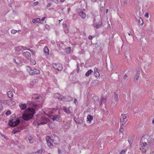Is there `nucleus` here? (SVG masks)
<instances>
[{
    "label": "nucleus",
    "instance_id": "obj_1",
    "mask_svg": "<svg viewBox=\"0 0 154 154\" xmlns=\"http://www.w3.org/2000/svg\"><path fill=\"white\" fill-rule=\"evenodd\" d=\"M149 137L148 136L143 137L141 139L140 142V149L143 152H146L147 149L150 147L152 143L149 141Z\"/></svg>",
    "mask_w": 154,
    "mask_h": 154
},
{
    "label": "nucleus",
    "instance_id": "obj_2",
    "mask_svg": "<svg viewBox=\"0 0 154 154\" xmlns=\"http://www.w3.org/2000/svg\"><path fill=\"white\" fill-rule=\"evenodd\" d=\"M25 112L22 115V117L25 121H28L31 119L35 113L34 109L32 108H27L25 111Z\"/></svg>",
    "mask_w": 154,
    "mask_h": 154
},
{
    "label": "nucleus",
    "instance_id": "obj_3",
    "mask_svg": "<svg viewBox=\"0 0 154 154\" xmlns=\"http://www.w3.org/2000/svg\"><path fill=\"white\" fill-rule=\"evenodd\" d=\"M26 69L29 72L30 74L32 75H33L35 74H38L40 73V71L38 69L35 68L32 69L31 67L29 66H26Z\"/></svg>",
    "mask_w": 154,
    "mask_h": 154
},
{
    "label": "nucleus",
    "instance_id": "obj_4",
    "mask_svg": "<svg viewBox=\"0 0 154 154\" xmlns=\"http://www.w3.org/2000/svg\"><path fill=\"white\" fill-rule=\"evenodd\" d=\"M120 120L122 126H124L128 121V115L127 114H122L120 117Z\"/></svg>",
    "mask_w": 154,
    "mask_h": 154
},
{
    "label": "nucleus",
    "instance_id": "obj_5",
    "mask_svg": "<svg viewBox=\"0 0 154 154\" xmlns=\"http://www.w3.org/2000/svg\"><path fill=\"white\" fill-rule=\"evenodd\" d=\"M51 138H52V142L54 144L57 145L60 143V140L58 137L55 134H53L51 136Z\"/></svg>",
    "mask_w": 154,
    "mask_h": 154
},
{
    "label": "nucleus",
    "instance_id": "obj_6",
    "mask_svg": "<svg viewBox=\"0 0 154 154\" xmlns=\"http://www.w3.org/2000/svg\"><path fill=\"white\" fill-rule=\"evenodd\" d=\"M20 122V121L19 119L17 120L12 119L9 121L8 124L10 126L14 127L17 126Z\"/></svg>",
    "mask_w": 154,
    "mask_h": 154
},
{
    "label": "nucleus",
    "instance_id": "obj_7",
    "mask_svg": "<svg viewBox=\"0 0 154 154\" xmlns=\"http://www.w3.org/2000/svg\"><path fill=\"white\" fill-rule=\"evenodd\" d=\"M46 140L48 146L50 148L52 149L54 147V146L52 143V138H51L49 136H46Z\"/></svg>",
    "mask_w": 154,
    "mask_h": 154
},
{
    "label": "nucleus",
    "instance_id": "obj_8",
    "mask_svg": "<svg viewBox=\"0 0 154 154\" xmlns=\"http://www.w3.org/2000/svg\"><path fill=\"white\" fill-rule=\"evenodd\" d=\"M52 65L55 69L59 71H62L63 69L62 65L59 63L56 64L53 63L52 64Z\"/></svg>",
    "mask_w": 154,
    "mask_h": 154
},
{
    "label": "nucleus",
    "instance_id": "obj_9",
    "mask_svg": "<svg viewBox=\"0 0 154 154\" xmlns=\"http://www.w3.org/2000/svg\"><path fill=\"white\" fill-rule=\"evenodd\" d=\"M50 118L53 121H57V122H60L62 119L61 116L59 115H55L51 116Z\"/></svg>",
    "mask_w": 154,
    "mask_h": 154
},
{
    "label": "nucleus",
    "instance_id": "obj_10",
    "mask_svg": "<svg viewBox=\"0 0 154 154\" xmlns=\"http://www.w3.org/2000/svg\"><path fill=\"white\" fill-rule=\"evenodd\" d=\"M23 129V127L22 126H20L17 127L16 128L14 129L13 130V132L14 134H15L17 132H20Z\"/></svg>",
    "mask_w": 154,
    "mask_h": 154
},
{
    "label": "nucleus",
    "instance_id": "obj_11",
    "mask_svg": "<svg viewBox=\"0 0 154 154\" xmlns=\"http://www.w3.org/2000/svg\"><path fill=\"white\" fill-rule=\"evenodd\" d=\"M26 47L23 46H17L14 48L15 51H19L22 50H24L26 49Z\"/></svg>",
    "mask_w": 154,
    "mask_h": 154
},
{
    "label": "nucleus",
    "instance_id": "obj_12",
    "mask_svg": "<svg viewBox=\"0 0 154 154\" xmlns=\"http://www.w3.org/2000/svg\"><path fill=\"white\" fill-rule=\"evenodd\" d=\"M140 72L139 71H137L135 75L134 79V81L135 82H137V80L140 77Z\"/></svg>",
    "mask_w": 154,
    "mask_h": 154
},
{
    "label": "nucleus",
    "instance_id": "obj_13",
    "mask_svg": "<svg viewBox=\"0 0 154 154\" xmlns=\"http://www.w3.org/2000/svg\"><path fill=\"white\" fill-rule=\"evenodd\" d=\"M79 16L82 19H84L86 17V14L82 10L79 11Z\"/></svg>",
    "mask_w": 154,
    "mask_h": 154
},
{
    "label": "nucleus",
    "instance_id": "obj_14",
    "mask_svg": "<svg viewBox=\"0 0 154 154\" xmlns=\"http://www.w3.org/2000/svg\"><path fill=\"white\" fill-rule=\"evenodd\" d=\"M22 54L26 58L28 59H29L31 57V54L29 52L26 51L24 52Z\"/></svg>",
    "mask_w": 154,
    "mask_h": 154
},
{
    "label": "nucleus",
    "instance_id": "obj_15",
    "mask_svg": "<svg viewBox=\"0 0 154 154\" xmlns=\"http://www.w3.org/2000/svg\"><path fill=\"white\" fill-rule=\"evenodd\" d=\"M94 75L96 77H98L100 76V73L98 72V69L97 67H95L94 69Z\"/></svg>",
    "mask_w": 154,
    "mask_h": 154
},
{
    "label": "nucleus",
    "instance_id": "obj_16",
    "mask_svg": "<svg viewBox=\"0 0 154 154\" xmlns=\"http://www.w3.org/2000/svg\"><path fill=\"white\" fill-rule=\"evenodd\" d=\"M54 96L55 98L59 99L62 100V96L59 93H55L54 94Z\"/></svg>",
    "mask_w": 154,
    "mask_h": 154
},
{
    "label": "nucleus",
    "instance_id": "obj_17",
    "mask_svg": "<svg viewBox=\"0 0 154 154\" xmlns=\"http://www.w3.org/2000/svg\"><path fill=\"white\" fill-rule=\"evenodd\" d=\"M43 51L46 55H47L49 54V50L47 46H45L44 48Z\"/></svg>",
    "mask_w": 154,
    "mask_h": 154
},
{
    "label": "nucleus",
    "instance_id": "obj_18",
    "mask_svg": "<svg viewBox=\"0 0 154 154\" xmlns=\"http://www.w3.org/2000/svg\"><path fill=\"white\" fill-rule=\"evenodd\" d=\"M20 107L22 110H24L26 108V105L25 103H21L19 105Z\"/></svg>",
    "mask_w": 154,
    "mask_h": 154
},
{
    "label": "nucleus",
    "instance_id": "obj_19",
    "mask_svg": "<svg viewBox=\"0 0 154 154\" xmlns=\"http://www.w3.org/2000/svg\"><path fill=\"white\" fill-rule=\"evenodd\" d=\"M106 98H104L103 97H102L101 98V100L100 104V106L101 107L102 106V103H106Z\"/></svg>",
    "mask_w": 154,
    "mask_h": 154
},
{
    "label": "nucleus",
    "instance_id": "obj_20",
    "mask_svg": "<svg viewBox=\"0 0 154 154\" xmlns=\"http://www.w3.org/2000/svg\"><path fill=\"white\" fill-rule=\"evenodd\" d=\"M32 22L33 23H41V20L40 18H37L33 19Z\"/></svg>",
    "mask_w": 154,
    "mask_h": 154
},
{
    "label": "nucleus",
    "instance_id": "obj_21",
    "mask_svg": "<svg viewBox=\"0 0 154 154\" xmlns=\"http://www.w3.org/2000/svg\"><path fill=\"white\" fill-rule=\"evenodd\" d=\"M38 80L37 79H34L30 82V85H34L36 84L38 82Z\"/></svg>",
    "mask_w": 154,
    "mask_h": 154
},
{
    "label": "nucleus",
    "instance_id": "obj_22",
    "mask_svg": "<svg viewBox=\"0 0 154 154\" xmlns=\"http://www.w3.org/2000/svg\"><path fill=\"white\" fill-rule=\"evenodd\" d=\"M87 121L89 123H90L91 121L93 119V116H92L89 115L87 116Z\"/></svg>",
    "mask_w": 154,
    "mask_h": 154
},
{
    "label": "nucleus",
    "instance_id": "obj_23",
    "mask_svg": "<svg viewBox=\"0 0 154 154\" xmlns=\"http://www.w3.org/2000/svg\"><path fill=\"white\" fill-rule=\"evenodd\" d=\"M42 149H40L37 152H32L31 154H42Z\"/></svg>",
    "mask_w": 154,
    "mask_h": 154
},
{
    "label": "nucleus",
    "instance_id": "obj_24",
    "mask_svg": "<svg viewBox=\"0 0 154 154\" xmlns=\"http://www.w3.org/2000/svg\"><path fill=\"white\" fill-rule=\"evenodd\" d=\"M93 70L91 69H89L85 73V75L87 76H89L92 72H93Z\"/></svg>",
    "mask_w": 154,
    "mask_h": 154
},
{
    "label": "nucleus",
    "instance_id": "obj_25",
    "mask_svg": "<svg viewBox=\"0 0 154 154\" xmlns=\"http://www.w3.org/2000/svg\"><path fill=\"white\" fill-rule=\"evenodd\" d=\"M102 25V21H101L100 23V24H94V27H95L97 29H98L100 28V26H101Z\"/></svg>",
    "mask_w": 154,
    "mask_h": 154
},
{
    "label": "nucleus",
    "instance_id": "obj_26",
    "mask_svg": "<svg viewBox=\"0 0 154 154\" xmlns=\"http://www.w3.org/2000/svg\"><path fill=\"white\" fill-rule=\"evenodd\" d=\"M64 110L67 114H69L71 113V111L69 108L65 107Z\"/></svg>",
    "mask_w": 154,
    "mask_h": 154
},
{
    "label": "nucleus",
    "instance_id": "obj_27",
    "mask_svg": "<svg viewBox=\"0 0 154 154\" xmlns=\"http://www.w3.org/2000/svg\"><path fill=\"white\" fill-rule=\"evenodd\" d=\"M7 94L8 97H9L11 98L13 97V94L12 92L9 91L8 92Z\"/></svg>",
    "mask_w": 154,
    "mask_h": 154
},
{
    "label": "nucleus",
    "instance_id": "obj_28",
    "mask_svg": "<svg viewBox=\"0 0 154 154\" xmlns=\"http://www.w3.org/2000/svg\"><path fill=\"white\" fill-rule=\"evenodd\" d=\"M93 99L95 101H98L99 100V97L97 96H95L93 97Z\"/></svg>",
    "mask_w": 154,
    "mask_h": 154
},
{
    "label": "nucleus",
    "instance_id": "obj_29",
    "mask_svg": "<svg viewBox=\"0 0 154 154\" xmlns=\"http://www.w3.org/2000/svg\"><path fill=\"white\" fill-rule=\"evenodd\" d=\"M138 21L139 24L140 25L142 26L143 24V21L140 17L139 19L138 20Z\"/></svg>",
    "mask_w": 154,
    "mask_h": 154
},
{
    "label": "nucleus",
    "instance_id": "obj_30",
    "mask_svg": "<svg viewBox=\"0 0 154 154\" xmlns=\"http://www.w3.org/2000/svg\"><path fill=\"white\" fill-rule=\"evenodd\" d=\"M70 48L69 47H67L65 49L66 52L67 54H69L70 52Z\"/></svg>",
    "mask_w": 154,
    "mask_h": 154
},
{
    "label": "nucleus",
    "instance_id": "obj_31",
    "mask_svg": "<svg viewBox=\"0 0 154 154\" xmlns=\"http://www.w3.org/2000/svg\"><path fill=\"white\" fill-rule=\"evenodd\" d=\"M29 140L30 143H32L33 142V139L31 137H29Z\"/></svg>",
    "mask_w": 154,
    "mask_h": 154
},
{
    "label": "nucleus",
    "instance_id": "obj_32",
    "mask_svg": "<svg viewBox=\"0 0 154 154\" xmlns=\"http://www.w3.org/2000/svg\"><path fill=\"white\" fill-rule=\"evenodd\" d=\"M115 101L116 102L118 100V94H115Z\"/></svg>",
    "mask_w": 154,
    "mask_h": 154
},
{
    "label": "nucleus",
    "instance_id": "obj_33",
    "mask_svg": "<svg viewBox=\"0 0 154 154\" xmlns=\"http://www.w3.org/2000/svg\"><path fill=\"white\" fill-rule=\"evenodd\" d=\"M3 103V101L2 100V102L0 101V112H1L2 110V103Z\"/></svg>",
    "mask_w": 154,
    "mask_h": 154
},
{
    "label": "nucleus",
    "instance_id": "obj_34",
    "mask_svg": "<svg viewBox=\"0 0 154 154\" xmlns=\"http://www.w3.org/2000/svg\"><path fill=\"white\" fill-rule=\"evenodd\" d=\"M11 112L10 110H8L5 113V114L7 116L11 114Z\"/></svg>",
    "mask_w": 154,
    "mask_h": 154
},
{
    "label": "nucleus",
    "instance_id": "obj_35",
    "mask_svg": "<svg viewBox=\"0 0 154 154\" xmlns=\"http://www.w3.org/2000/svg\"><path fill=\"white\" fill-rule=\"evenodd\" d=\"M123 126H122L121 124L120 128L119 129V130L121 132H123L124 131V129L123 128Z\"/></svg>",
    "mask_w": 154,
    "mask_h": 154
},
{
    "label": "nucleus",
    "instance_id": "obj_36",
    "mask_svg": "<svg viewBox=\"0 0 154 154\" xmlns=\"http://www.w3.org/2000/svg\"><path fill=\"white\" fill-rule=\"evenodd\" d=\"M11 32L12 34H15L17 32V31L14 29H13L11 31Z\"/></svg>",
    "mask_w": 154,
    "mask_h": 154
},
{
    "label": "nucleus",
    "instance_id": "obj_37",
    "mask_svg": "<svg viewBox=\"0 0 154 154\" xmlns=\"http://www.w3.org/2000/svg\"><path fill=\"white\" fill-rule=\"evenodd\" d=\"M46 124V123L45 122H42L38 124V125H42L45 124Z\"/></svg>",
    "mask_w": 154,
    "mask_h": 154
},
{
    "label": "nucleus",
    "instance_id": "obj_38",
    "mask_svg": "<svg viewBox=\"0 0 154 154\" xmlns=\"http://www.w3.org/2000/svg\"><path fill=\"white\" fill-rule=\"evenodd\" d=\"M126 151L124 150H122L121 151L119 154H124Z\"/></svg>",
    "mask_w": 154,
    "mask_h": 154
},
{
    "label": "nucleus",
    "instance_id": "obj_39",
    "mask_svg": "<svg viewBox=\"0 0 154 154\" xmlns=\"http://www.w3.org/2000/svg\"><path fill=\"white\" fill-rule=\"evenodd\" d=\"M45 27L48 30H49L50 28L49 26L47 24H46L45 25Z\"/></svg>",
    "mask_w": 154,
    "mask_h": 154
},
{
    "label": "nucleus",
    "instance_id": "obj_40",
    "mask_svg": "<svg viewBox=\"0 0 154 154\" xmlns=\"http://www.w3.org/2000/svg\"><path fill=\"white\" fill-rule=\"evenodd\" d=\"M144 16L145 17H146V18H148L149 17V14L148 13H146L145 15H144Z\"/></svg>",
    "mask_w": 154,
    "mask_h": 154
},
{
    "label": "nucleus",
    "instance_id": "obj_41",
    "mask_svg": "<svg viewBox=\"0 0 154 154\" xmlns=\"http://www.w3.org/2000/svg\"><path fill=\"white\" fill-rule=\"evenodd\" d=\"M40 96H37L35 97L34 99H39L40 98Z\"/></svg>",
    "mask_w": 154,
    "mask_h": 154
},
{
    "label": "nucleus",
    "instance_id": "obj_42",
    "mask_svg": "<svg viewBox=\"0 0 154 154\" xmlns=\"http://www.w3.org/2000/svg\"><path fill=\"white\" fill-rule=\"evenodd\" d=\"M74 102L75 104H77V100L76 99H75Z\"/></svg>",
    "mask_w": 154,
    "mask_h": 154
},
{
    "label": "nucleus",
    "instance_id": "obj_43",
    "mask_svg": "<svg viewBox=\"0 0 154 154\" xmlns=\"http://www.w3.org/2000/svg\"><path fill=\"white\" fill-rule=\"evenodd\" d=\"M88 38L89 39L91 40V39H92V36L89 35L88 37Z\"/></svg>",
    "mask_w": 154,
    "mask_h": 154
},
{
    "label": "nucleus",
    "instance_id": "obj_44",
    "mask_svg": "<svg viewBox=\"0 0 154 154\" xmlns=\"http://www.w3.org/2000/svg\"><path fill=\"white\" fill-rule=\"evenodd\" d=\"M38 2H35L34 3V5H38Z\"/></svg>",
    "mask_w": 154,
    "mask_h": 154
},
{
    "label": "nucleus",
    "instance_id": "obj_45",
    "mask_svg": "<svg viewBox=\"0 0 154 154\" xmlns=\"http://www.w3.org/2000/svg\"><path fill=\"white\" fill-rule=\"evenodd\" d=\"M127 77V75L126 74H125L123 76V78L124 79H125Z\"/></svg>",
    "mask_w": 154,
    "mask_h": 154
},
{
    "label": "nucleus",
    "instance_id": "obj_46",
    "mask_svg": "<svg viewBox=\"0 0 154 154\" xmlns=\"http://www.w3.org/2000/svg\"><path fill=\"white\" fill-rule=\"evenodd\" d=\"M45 18H46V17H43L42 18V21H44V20H45Z\"/></svg>",
    "mask_w": 154,
    "mask_h": 154
},
{
    "label": "nucleus",
    "instance_id": "obj_47",
    "mask_svg": "<svg viewBox=\"0 0 154 154\" xmlns=\"http://www.w3.org/2000/svg\"><path fill=\"white\" fill-rule=\"evenodd\" d=\"M27 50L30 51L31 52H32L33 54H34V52H33V51L32 50H30L29 49H28Z\"/></svg>",
    "mask_w": 154,
    "mask_h": 154
},
{
    "label": "nucleus",
    "instance_id": "obj_48",
    "mask_svg": "<svg viewBox=\"0 0 154 154\" xmlns=\"http://www.w3.org/2000/svg\"><path fill=\"white\" fill-rule=\"evenodd\" d=\"M1 134L2 137H5V135H4V134Z\"/></svg>",
    "mask_w": 154,
    "mask_h": 154
},
{
    "label": "nucleus",
    "instance_id": "obj_49",
    "mask_svg": "<svg viewBox=\"0 0 154 154\" xmlns=\"http://www.w3.org/2000/svg\"><path fill=\"white\" fill-rule=\"evenodd\" d=\"M128 141L130 144H131V143H132V142H131V141H130V140H128Z\"/></svg>",
    "mask_w": 154,
    "mask_h": 154
},
{
    "label": "nucleus",
    "instance_id": "obj_50",
    "mask_svg": "<svg viewBox=\"0 0 154 154\" xmlns=\"http://www.w3.org/2000/svg\"><path fill=\"white\" fill-rule=\"evenodd\" d=\"M103 148V145H102V146H100V148L101 149H102Z\"/></svg>",
    "mask_w": 154,
    "mask_h": 154
},
{
    "label": "nucleus",
    "instance_id": "obj_51",
    "mask_svg": "<svg viewBox=\"0 0 154 154\" xmlns=\"http://www.w3.org/2000/svg\"><path fill=\"white\" fill-rule=\"evenodd\" d=\"M70 8H68V13L69 12V11H70Z\"/></svg>",
    "mask_w": 154,
    "mask_h": 154
},
{
    "label": "nucleus",
    "instance_id": "obj_52",
    "mask_svg": "<svg viewBox=\"0 0 154 154\" xmlns=\"http://www.w3.org/2000/svg\"><path fill=\"white\" fill-rule=\"evenodd\" d=\"M150 154H154V151H153L151 152L150 153Z\"/></svg>",
    "mask_w": 154,
    "mask_h": 154
},
{
    "label": "nucleus",
    "instance_id": "obj_53",
    "mask_svg": "<svg viewBox=\"0 0 154 154\" xmlns=\"http://www.w3.org/2000/svg\"><path fill=\"white\" fill-rule=\"evenodd\" d=\"M63 27H64L65 26L66 27V24H63Z\"/></svg>",
    "mask_w": 154,
    "mask_h": 154
},
{
    "label": "nucleus",
    "instance_id": "obj_54",
    "mask_svg": "<svg viewBox=\"0 0 154 154\" xmlns=\"http://www.w3.org/2000/svg\"><path fill=\"white\" fill-rule=\"evenodd\" d=\"M61 150L60 149H58V153H60V152H61Z\"/></svg>",
    "mask_w": 154,
    "mask_h": 154
},
{
    "label": "nucleus",
    "instance_id": "obj_55",
    "mask_svg": "<svg viewBox=\"0 0 154 154\" xmlns=\"http://www.w3.org/2000/svg\"><path fill=\"white\" fill-rule=\"evenodd\" d=\"M91 1L93 2H94L96 1L97 0H91Z\"/></svg>",
    "mask_w": 154,
    "mask_h": 154
},
{
    "label": "nucleus",
    "instance_id": "obj_56",
    "mask_svg": "<svg viewBox=\"0 0 154 154\" xmlns=\"http://www.w3.org/2000/svg\"><path fill=\"white\" fill-rule=\"evenodd\" d=\"M50 6H51V5H50V4H48V5H47V7H50Z\"/></svg>",
    "mask_w": 154,
    "mask_h": 154
},
{
    "label": "nucleus",
    "instance_id": "obj_57",
    "mask_svg": "<svg viewBox=\"0 0 154 154\" xmlns=\"http://www.w3.org/2000/svg\"><path fill=\"white\" fill-rule=\"evenodd\" d=\"M34 62H33V64L34 65L35 64H36V62L35 61H34Z\"/></svg>",
    "mask_w": 154,
    "mask_h": 154
},
{
    "label": "nucleus",
    "instance_id": "obj_58",
    "mask_svg": "<svg viewBox=\"0 0 154 154\" xmlns=\"http://www.w3.org/2000/svg\"><path fill=\"white\" fill-rule=\"evenodd\" d=\"M65 0H60V1L62 2H63Z\"/></svg>",
    "mask_w": 154,
    "mask_h": 154
},
{
    "label": "nucleus",
    "instance_id": "obj_59",
    "mask_svg": "<svg viewBox=\"0 0 154 154\" xmlns=\"http://www.w3.org/2000/svg\"><path fill=\"white\" fill-rule=\"evenodd\" d=\"M152 123L154 124V119L152 121Z\"/></svg>",
    "mask_w": 154,
    "mask_h": 154
},
{
    "label": "nucleus",
    "instance_id": "obj_60",
    "mask_svg": "<svg viewBox=\"0 0 154 154\" xmlns=\"http://www.w3.org/2000/svg\"><path fill=\"white\" fill-rule=\"evenodd\" d=\"M108 9H106V13H107L108 12Z\"/></svg>",
    "mask_w": 154,
    "mask_h": 154
},
{
    "label": "nucleus",
    "instance_id": "obj_61",
    "mask_svg": "<svg viewBox=\"0 0 154 154\" xmlns=\"http://www.w3.org/2000/svg\"><path fill=\"white\" fill-rule=\"evenodd\" d=\"M77 67H78V68H79V64L78 63V64H77Z\"/></svg>",
    "mask_w": 154,
    "mask_h": 154
},
{
    "label": "nucleus",
    "instance_id": "obj_62",
    "mask_svg": "<svg viewBox=\"0 0 154 154\" xmlns=\"http://www.w3.org/2000/svg\"><path fill=\"white\" fill-rule=\"evenodd\" d=\"M11 6V4H8V6Z\"/></svg>",
    "mask_w": 154,
    "mask_h": 154
},
{
    "label": "nucleus",
    "instance_id": "obj_63",
    "mask_svg": "<svg viewBox=\"0 0 154 154\" xmlns=\"http://www.w3.org/2000/svg\"><path fill=\"white\" fill-rule=\"evenodd\" d=\"M2 100H1V99H0V101H1V102H2Z\"/></svg>",
    "mask_w": 154,
    "mask_h": 154
},
{
    "label": "nucleus",
    "instance_id": "obj_64",
    "mask_svg": "<svg viewBox=\"0 0 154 154\" xmlns=\"http://www.w3.org/2000/svg\"><path fill=\"white\" fill-rule=\"evenodd\" d=\"M62 20H59V22H60Z\"/></svg>",
    "mask_w": 154,
    "mask_h": 154
}]
</instances>
